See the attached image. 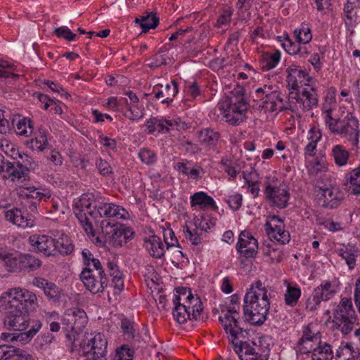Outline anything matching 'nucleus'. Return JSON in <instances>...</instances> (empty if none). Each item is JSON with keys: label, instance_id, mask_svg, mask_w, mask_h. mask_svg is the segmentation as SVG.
Listing matches in <instances>:
<instances>
[{"label": "nucleus", "instance_id": "obj_6", "mask_svg": "<svg viewBox=\"0 0 360 360\" xmlns=\"http://www.w3.org/2000/svg\"><path fill=\"white\" fill-rule=\"evenodd\" d=\"M274 88L271 85H264L263 87L255 90V94L257 99L260 100L258 103V109L264 110L265 112H273L275 111H283L289 108L285 105V94Z\"/></svg>", "mask_w": 360, "mask_h": 360}, {"label": "nucleus", "instance_id": "obj_61", "mask_svg": "<svg viewBox=\"0 0 360 360\" xmlns=\"http://www.w3.org/2000/svg\"><path fill=\"white\" fill-rule=\"evenodd\" d=\"M184 233H186V237H188L192 244L197 245L201 243V233H199L197 230L191 231L189 228L186 226V230H184Z\"/></svg>", "mask_w": 360, "mask_h": 360}, {"label": "nucleus", "instance_id": "obj_23", "mask_svg": "<svg viewBox=\"0 0 360 360\" xmlns=\"http://www.w3.org/2000/svg\"><path fill=\"white\" fill-rule=\"evenodd\" d=\"M159 17L156 13L146 11L134 20V22L140 25L142 32H147L150 29H155L159 24Z\"/></svg>", "mask_w": 360, "mask_h": 360}, {"label": "nucleus", "instance_id": "obj_51", "mask_svg": "<svg viewBox=\"0 0 360 360\" xmlns=\"http://www.w3.org/2000/svg\"><path fill=\"white\" fill-rule=\"evenodd\" d=\"M53 34L59 38H64L66 40L71 41L75 40L76 34L72 32V31L66 27H60L55 28Z\"/></svg>", "mask_w": 360, "mask_h": 360}, {"label": "nucleus", "instance_id": "obj_43", "mask_svg": "<svg viewBox=\"0 0 360 360\" xmlns=\"http://www.w3.org/2000/svg\"><path fill=\"white\" fill-rule=\"evenodd\" d=\"M176 294L173 298L174 304H182L191 297V289L185 287L178 288L175 289Z\"/></svg>", "mask_w": 360, "mask_h": 360}, {"label": "nucleus", "instance_id": "obj_44", "mask_svg": "<svg viewBox=\"0 0 360 360\" xmlns=\"http://www.w3.org/2000/svg\"><path fill=\"white\" fill-rule=\"evenodd\" d=\"M294 34L297 41L303 44L309 43L312 39L310 29L306 25H302L300 29L295 30Z\"/></svg>", "mask_w": 360, "mask_h": 360}, {"label": "nucleus", "instance_id": "obj_47", "mask_svg": "<svg viewBox=\"0 0 360 360\" xmlns=\"http://www.w3.org/2000/svg\"><path fill=\"white\" fill-rule=\"evenodd\" d=\"M134 351L127 345H122L116 350L113 360H133Z\"/></svg>", "mask_w": 360, "mask_h": 360}, {"label": "nucleus", "instance_id": "obj_39", "mask_svg": "<svg viewBox=\"0 0 360 360\" xmlns=\"http://www.w3.org/2000/svg\"><path fill=\"white\" fill-rule=\"evenodd\" d=\"M271 221H277L278 224H272L271 221H266L264 224L265 231L270 238H271V236H274L276 232L281 231L283 228L285 227L283 220L278 216L273 215L271 217Z\"/></svg>", "mask_w": 360, "mask_h": 360}, {"label": "nucleus", "instance_id": "obj_62", "mask_svg": "<svg viewBox=\"0 0 360 360\" xmlns=\"http://www.w3.org/2000/svg\"><path fill=\"white\" fill-rule=\"evenodd\" d=\"M271 238L276 240L281 244H286L289 243L290 237L288 231H285L284 228L281 231L276 232V234L274 236H271Z\"/></svg>", "mask_w": 360, "mask_h": 360}, {"label": "nucleus", "instance_id": "obj_59", "mask_svg": "<svg viewBox=\"0 0 360 360\" xmlns=\"http://www.w3.org/2000/svg\"><path fill=\"white\" fill-rule=\"evenodd\" d=\"M242 200V195L236 193L230 195L226 202L229 205L232 210H237L241 207Z\"/></svg>", "mask_w": 360, "mask_h": 360}, {"label": "nucleus", "instance_id": "obj_17", "mask_svg": "<svg viewBox=\"0 0 360 360\" xmlns=\"http://www.w3.org/2000/svg\"><path fill=\"white\" fill-rule=\"evenodd\" d=\"M287 82L288 86H291V89L299 90V88L303 85L305 87L309 85L311 77L306 71L300 69L297 66L289 67L287 69Z\"/></svg>", "mask_w": 360, "mask_h": 360}, {"label": "nucleus", "instance_id": "obj_29", "mask_svg": "<svg viewBox=\"0 0 360 360\" xmlns=\"http://www.w3.org/2000/svg\"><path fill=\"white\" fill-rule=\"evenodd\" d=\"M146 126L149 134H153L155 131L159 133H167L169 130V127L173 126V122L172 120L153 117L147 121Z\"/></svg>", "mask_w": 360, "mask_h": 360}, {"label": "nucleus", "instance_id": "obj_45", "mask_svg": "<svg viewBox=\"0 0 360 360\" xmlns=\"http://www.w3.org/2000/svg\"><path fill=\"white\" fill-rule=\"evenodd\" d=\"M301 295V291L295 287L288 286L285 294V301L288 305L294 306L297 304Z\"/></svg>", "mask_w": 360, "mask_h": 360}, {"label": "nucleus", "instance_id": "obj_41", "mask_svg": "<svg viewBox=\"0 0 360 360\" xmlns=\"http://www.w3.org/2000/svg\"><path fill=\"white\" fill-rule=\"evenodd\" d=\"M34 127L30 119L23 118L18 120L16 124L15 131L18 134L27 136L32 134Z\"/></svg>", "mask_w": 360, "mask_h": 360}, {"label": "nucleus", "instance_id": "obj_21", "mask_svg": "<svg viewBox=\"0 0 360 360\" xmlns=\"http://www.w3.org/2000/svg\"><path fill=\"white\" fill-rule=\"evenodd\" d=\"M0 360H33L31 355L13 346L0 345Z\"/></svg>", "mask_w": 360, "mask_h": 360}, {"label": "nucleus", "instance_id": "obj_46", "mask_svg": "<svg viewBox=\"0 0 360 360\" xmlns=\"http://www.w3.org/2000/svg\"><path fill=\"white\" fill-rule=\"evenodd\" d=\"M47 143V139L44 131H39V136L31 139L30 148L33 150H43Z\"/></svg>", "mask_w": 360, "mask_h": 360}, {"label": "nucleus", "instance_id": "obj_18", "mask_svg": "<svg viewBox=\"0 0 360 360\" xmlns=\"http://www.w3.org/2000/svg\"><path fill=\"white\" fill-rule=\"evenodd\" d=\"M29 243L37 250L47 256L56 255L55 239L47 235H32L29 238Z\"/></svg>", "mask_w": 360, "mask_h": 360}, {"label": "nucleus", "instance_id": "obj_25", "mask_svg": "<svg viewBox=\"0 0 360 360\" xmlns=\"http://www.w3.org/2000/svg\"><path fill=\"white\" fill-rule=\"evenodd\" d=\"M120 327L124 339L128 341H133L134 345L137 343L139 347L141 343V337L136 332L135 323L127 318H124L121 320Z\"/></svg>", "mask_w": 360, "mask_h": 360}, {"label": "nucleus", "instance_id": "obj_22", "mask_svg": "<svg viewBox=\"0 0 360 360\" xmlns=\"http://www.w3.org/2000/svg\"><path fill=\"white\" fill-rule=\"evenodd\" d=\"M98 210L99 213H101V217L107 218L106 219H112L113 217L126 219L128 214L124 208L113 203L99 202Z\"/></svg>", "mask_w": 360, "mask_h": 360}, {"label": "nucleus", "instance_id": "obj_37", "mask_svg": "<svg viewBox=\"0 0 360 360\" xmlns=\"http://www.w3.org/2000/svg\"><path fill=\"white\" fill-rule=\"evenodd\" d=\"M338 255L345 260L349 269L354 268L358 254L357 250L355 249L354 247L349 246L345 249H340L338 250Z\"/></svg>", "mask_w": 360, "mask_h": 360}, {"label": "nucleus", "instance_id": "obj_30", "mask_svg": "<svg viewBox=\"0 0 360 360\" xmlns=\"http://www.w3.org/2000/svg\"><path fill=\"white\" fill-rule=\"evenodd\" d=\"M20 263L21 271L31 272L37 270L41 266V261L35 256L30 254L20 255Z\"/></svg>", "mask_w": 360, "mask_h": 360}, {"label": "nucleus", "instance_id": "obj_57", "mask_svg": "<svg viewBox=\"0 0 360 360\" xmlns=\"http://www.w3.org/2000/svg\"><path fill=\"white\" fill-rule=\"evenodd\" d=\"M359 0H347V2L344 8V12L346 15L347 20H345V24L347 26H351L352 22V17L349 15L352 11L356 7V4Z\"/></svg>", "mask_w": 360, "mask_h": 360}, {"label": "nucleus", "instance_id": "obj_2", "mask_svg": "<svg viewBox=\"0 0 360 360\" xmlns=\"http://www.w3.org/2000/svg\"><path fill=\"white\" fill-rule=\"evenodd\" d=\"M269 308L266 286L260 280H257L244 297V316L251 325L261 326L266 319Z\"/></svg>", "mask_w": 360, "mask_h": 360}, {"label": "nucleus", "instance_id": "obj_60", "mask_svg": "<svg viewBox=\"0 0 360 360\" xmlns=\"http://www.w3.org/2000/svg\"><path fill=\"white\" fill-rule=\"evenodd\" d=\"M264 255L269 257L271 263L274 262H280L283 259V255L281 251L268 248L266 250L264 251Z\"/></svg>", "mask_w": 360, "mask_h": 360}, {"label": "nucleus", "instance_id": "obj_16", "mask_svg": "<svg viewBox=\"0 0 360 360\" xmlns=\"http://www.w3.org/2000/svg\"><path fill=\"white\" fill-rule=\"evenodd\" d=\"M5 217L6 220L23 229L34 226L35 222V217L32 214L18 208L6 212Z\"/></svg>", "mask_w": 360, "mask_h": 360}, {"label": "nucleus", "instance_id": "obj_54", "mask_svg": "<svg viewBox=\"0 0 360 360\" xmlns=\"http://www.w3.org/2000/svg\"><path fill=\"white\" fill-rule=\"evenodd\" d=\"M44 292L49 299L53 300H58L60 297L59 288L52 282H49V285L46 287Z\"/></svg>", "mask_w": 360, "mask_h": 360}, {"label": "nucleus", "instance_id": "obj_35", "mask_svg": "<svg viewBox=\"0 0 360 360\" xmlns=\"http://www.w3.org/2000/svg\"><path fill=\"white\" fill-rule=\"evenodd\" d=\"M332 155L335 164L340 167L345 165L349 160V153L342 145H335L332 149Z\"/></svg>", "mask_w": 360, "mask_h": 360}, {"label": "nucleus", "instance_id": "obj_20", "mask_svg": "<svg viewBox=\"0 0 360 360\" xmlns=\"http://www.w3.org/2000/svg\"><path fill=\"white\" fill-rule=\"evenodd\" d=\"M318 95L316 89L308 85L307 87H303L301 91L300 106L304 111H308L318 105Z\"/></svg>", "mask_w": 360, "mask_h": 360}, {"label": "nucleus", "instance_id": "obj_28", "mask_svg": "<svg viewBox=\"0 0 360 360\" xmlns=\"http://www.w3.org/2000/svg\"><path fill=\"white\" fill-rule=\"evenodd\" d=\"M191 207L199 205L202 209L210 207L214 210L218 208L213 198L205 192L195 193L191 197Z\"/></svg>", "mask_w": 360, "mask_h": 360}, {"label": "nucleus", "instance_id": "obj_12", "mask_svg": "<svg viewBox=\"0 0 360 360\" xmlns=\"http://www.w3.org/2000/svg\"><path fill=\"white\" fill-rule=\"evenodd\" d=\"M86 323V312L79 308L68 309L63 318V324L66 326V330H72L75 333L82 331Z\"/></svg>", "mask_w": 360, "mask_h": 360}, {"label": "nucleus", "instance_id": "obj_7", "mask_svg": "<svg viewBox=\"0 0 360 360\" xmlns=\"http://www.w3.org/2000/svg\"><path fill=\"white\" fill-rule=\"evenodd\" d=\"M226 333L229 335V340L234 341L235 339L245 338L248 334L244 328V323L242 321L239 313V307H226L221 309V315L219 317Z\"/></svg>", "mask_w": 360, "mask_h": 360}, {"label": "nucleus", "instance_id": "obj_48", "mask_svg": "<svg viewBox=\"0 0 360 360\" xmlns=\"http://www.w3.org/2000/svg\"><path fill=\"white\" fill-rule=\"evenodd\" d=\"M4 265L7 270L11 272H18L21 271V265L20 263V256L14 257L12 254L8 257L4 262Z\"/></svg>", "mask_w": 360, "mask_h": 360}, {"label": "nucleus", "instance_id": "obj_56", "mask_svg": "<svg viewBox=\"0 0 360 360\" xmlns=\"http://www.w3.org/2000/svg\"><path fill=\"white\" fill-rule=\"evenodd\" d=\"M124 116L131 120H139L143 117V110L136 105L130 106Z\"/></svg>", "mask_w": 360, "mask_h": 360}, {"label": "nucleus", "instance_id": "obj_3", "mask_svg": "<svg viewBox=\"0 0 360 360\" xmlns=\"http://www.w3.org/2000/svg\"><path fill=\"white\" fill-rule=\"evenodd\" d=\"M248 108L249 103L244 95V89L240 86L231 91L219 104L226 122L233 126L238 125L245 120Z\"/></svg>", "mask_w": 360, "mask_h": 360}, {"label": "nucleus", "instance_id": "obj_49", "mask_svg": "<svg viewBox=\"0 0 360 360\" xmlns=\"http://www.w3.org/2000/svg\"><path fill=\"white\" fill-rule=\"evenodd\" d=\"M354 349L352 343H341L339 349L337 350L336 357L338 359L343 358L344 360H347L352 355Z\"/></svg>", "mask_w": 360, "mask_h": 360}, {"label": "nucleus", "instance_id": "obj_27", "mask_svg": "<svg viewBox=\"0 0 360 360\" xmlns=\"http://www.w3.org/2000/svg\"><path fill=\"white\" fill-rule=\"evenodd\" d=\"M345 184V189L355 195H360V166L351 171Z\"/></svg>", "mask_w": 360, "mask_h": 360}, {"label": "nucleus", "instance_id": "obj_5", "mask_svg": "<svg viewBox=\"0 0 360 360\" xmlns=\"http://www.w3.org/2000/svg\"><path fill=\"white\" fill-rule=\"evenodd\" d=\"M105 242L114 247H122L134 238V233L130 227L117 223L113 219H103L100 222Z\"/></svg>", "mask_w": 360, "mask_h": 360}, {"label": "nucleus", "instance_id": "obj_40", "mask_svg": "<svg viewBox=\"0 0 360 360\" xmlns=\"http://www.w3.org/2000/svg\"><path fill=\"white\" fill-rule=\"evenodd\" d=\"M219 134L210 129H205L200 131L199 139L209 146H216L219 139Z\"/></svg>", "mask_w": 360, "mask_h": 360}, {"label": "nucleus", "instance_id": "obj_4", "mask_svg": "<svg viewBox=\"0 0 360 360\" xmlns=\"http://www.w3.org/2000/svg\"><path fill=\"white\" fill-rule=\"evenodd\" d=\"M325 114V122L330 131L347 139L353 146H357L360 131L357 119L352 113L337 119L333 118L330 109L326 110Z\"/></svg>", "mask_w": 360, "mask_h": 360}, {"label": "nucleus", "instance_id": "obj_9", "mask_svg": "<svg viewBox=\"0 0 360 360\" xmlns=\"http://www.w3.org/2000/svg\"><path fill=\"white\" fill-rule=\"evenodd\" d=\"M236 352L241 360H267L269 354L266 350L255 342H247L240 339L231 340Z\"/></svg>", "mask_w": 360, "mask_h": 360}, {"label": "nucleus", "instance_id": "obj_52", "mask_svg": "<svg viewBox=\"0 0 360 360\" xmlns=\"http://www.w3.org/2000/svg\"><path fill=\"white\" fill-rule=\"evenodd\" d=\"M139 156L141 161L146 165H152L156 161L155 153L147 148L141 149Z\"/></svg>", "mask_w": 360, "mask_h": 360}, {"label": "nucleus", "instance_id": "obj_42", "mask_svg": "<svg viewBox=\"0 0 360 360\" xmlns=\"http://www.w3.org/2000/svg\"><path fill=\"white\" fill-rule=\"evenodd\" d=\"M313 355L316 356V360H332L333 357L331 347L327 343L314 349Z\"/></svg>", "mask_w": 360, "mask_h": 360}, {"label": "nucleus", "instance_id": "obj_1", "mask_svg": "<svg viewBox=\"0 0 360 360\" xmlns=\"http://www.w3.org/2000/svg\"><path fill=\"white\" fill-rule=\"evenodd\" d=\"M37 306L36 295L26 289L12 288L8 292L7 300L0 301V311L4 313V323L9 330H25L31 323L30 329L18 334L2 333L0 339L6 342H29L41 328L39 320L30 321V311Z\"/></svg>", "mask_w": 360, "mask_h": 360}, {"label": "nucleus", "instance_id": "obj_32", "mask_svg": "<svg viewBox=\"0 0 360 360\" xmlns=\"http://www.w3.org/2000/svg\"><path fill=\"white\" fill-rule=\"evenodd\" d=\"M56 254L62 255H70L74 250V245L72 240L66 235H61L57 240L55 239Z\"/></svg>", "mask_w": 360, "mask_h": 360}, {"label": "nucleus", "instance_id": "obj_53", "mask_svg": "<svg viewBox=\"0 0 360 360\" xmlns=\"http://www.w3.org/2000/svg\"><path fill=\"white\" fill-rule=\"evenodd\" d=\"M167 58L168 57L165 54H155L148 60L149 61L148 65L151 68H156L166 65Z\"/></svg>", "mask_w": 360, "mask_h": 360}, {"label": "nucleus", "instance_id": "obj_50", "mask_svg": "<svg viewBox=\"0 0 360 360\" xmlns=\"http://www.w3.org/2000/svg\"><path fill=\"white\" fill-rule=\"evenodd\" d=\"M76 217L80 221L82 225L85 232L89 235H94V229L91 222L89 221V219L86 216V213H83L82 210H80L79 212L76 214Z\"/></svg>", "mask_w": 360, "mask_h": 360}, {"label": "nucleus", "instance_id": "obj_64", "mask_svg": "<svg viewBox=\"0 0 360 360\" xmlns=\"http://www.w3.org/2000/svg\"><path fill=\"white\" fill-rule=\"evenodd\" d=\"M233 11L231 8L224 10L223 13L218 18L219 25H226L230 22Z\"/></svg>", "mask_w": 360, "mask_h": 360}, {"label": "nucleus", "instance_id": "obj_19", "mask_svg": "<svg viewBox=\"0 0 360 360\" xmlns=\"http://www.w3.org/2000/svg\"><path fill=\"white\" fill-rule=\"evenodd\" d=\"M153 92L155 97L160 100L162 103L169 105L178 93L177 82L172 80L171 84H158L154 88Z\"/></svg>", "mask_w": 360, "mask_h": 360}, {"label": "nucleus", "instance_id": "obj_8", "mask_svg": "<svg viewBox=\"0 0 360 360\" xmlns=\"http://www.w3.org/2000/svg\"><path fill=\"white\" fill-rule=\"evenodd\" d=\"M356 315L353 308L350 298H342L334 311L333 322L340 328L341 332L349 334L353 329V325L356 321Z\"/></svg>", "mask_w": 360, "mask_h": 360}, {"label": "nucleus", "instance_id": "obj_33", "mask_svg": "<svg viewBox=\"0 0 360 360\" xmlns=\"http://www.w3.org/2000/svg\"><path fill=\"white\" fill-rule=\"evenodd\" d=\"M110 276L112 277V284L113 287L120 292L124 288V280L122 274L118 269V266L112 262L107 264Z\"/></svg>", "mask_w": 360, "mask_h": 360}, {"label": "nucleus", "instance_id": "obj_13", "mask_svg": "<svg viewBox=\"0 0 360 360\" xmlns=\"http://www.w3.org/2000/svg\"><path fill=\"white\" fill-rule=\"evenodd\" d=\"M236 250L241 256L245 258L255 257L258 251L257 240L251 233L243 231L239 235Z\"/></svg>", "mask_w": 360, "mask_h": 360}, {"label": "nucleus", "instance_id": "obj_55", "mask_svg": "<svg viewBox=\"0 0 360 360\" xmlns=\"http://www.w3.org/2000/svg\"><path fill=\"white\" fill-rule=\"evenodd\" d=\"M301 43L292 42L288 37H287L285 39V41L283 42L282 46L285 49V50L290 55H297V52L300 50V45Z\"/></svg>", "mask_w": 360, "mask_h": 360}, {"label": "nucleus", "instance_id": "obj_26", "mask_svg": "<svg viewBox=\"0 0 360 360\" xmlns=\"http://www.w3.org/2000/svg\"><path fill=\"white\" fill-rule=\"evenodd\" d=\"M145 247L150 256L160 258L164 255L165 250L161 239L157 236H151L145 240Z\"/></svg>", "mask_w": 360, "mask_h": 360}, {"label": "nucleus", "instance_id": "obj_58", "mask_svg": "<svg viewBox=\"0 0 360 360\" xmlns=\"http://www.w3.org/2000/svg\"><path fill=\"white\" fill-rule=\"evenodd\" d=\"M96 167L100 172V174L103 176H107L112 172V169L110 164L106 161L101 158L96 161Z\"/></svg>", "mask_w": 360, "mask_h": 360}, {"label": "nucleus", "instance_id": "obj_34", "mask_svg": "<svg viewBox=\"0 0 360 360\" xmlns=\"http://www.w3.org/2000/svg\"><path fill=\"white\" fill-rule=\"evenodd\" d=\"M182 304L186 307V309L192 313V319L197 320L202 311V302L199 297L191 295V297Z\"/></svg>", "mask_w": 360, "mask_h": 360}, {"label": "nucleus", "instance_id": "obj_36", "mask_svg": "<svg viewBox=\"0 0 360 360\" xmlns=\"http://www.w3.org/2000/svg\"><path fill=\"white\" fill-rule=\"evenodd\" d=\"M281 59V53L276 50L271 53H266L262 56V68L266 70L274 68L279 63Z\"/></svg>", "mask_w": 360, "mask_h": 360}, {"label": "nucleus", "instance_id": "obj_10", "mask_svg": "<svg viewBox=\"0 0 360 360\" xmlns=\"http://www.w3.org/2000/svg\"><path fill=\"white\" fill-rule=\"evenodd\" d=\"M108 342L104 335L98 333L84 342V360H105Z\"/></svg>", "mask_w": 360, "mask_h": 360}, {"label": "nucleus", "instance_id": "obj_63", "mask_svg": "<svg viewBox=\"0 0 360 360\" xmlns=\"http://www.w3.org/2000/svg\"><path fill=\"white\" fill-rule=\"evenodd\" d=\"M325 169L324 162L321 160L316 159L313 162H311V167L309 169L310 174H318L323 171Z\"/></svg>", "mask_w": 360, "mask_h": 360}, {"label": "nucleus", "instance_id": "obj_14", "mask_svg": "<svg viewBox=\"0 0 360 360\" xmlns=\"http://www.w3.org/2000/svg\"><path fill=\"white\" fill-rule=\"evenodd\" d=\"M266 200L269 203L278 208L287 207L290 193L285 188L268 184L264 191Z\"/></svg>", "mask_w": 360, "mask_h": 360}, {"label": "nucleus", "instance_id": "obj_24", "mask_svg": "<svg viewBox=\"0 0 360 360\" xmlns=\"http://www.w3.org/2000/svg\"><path fill=\"white\" fill-rule=\"evenodd\" d=\"M0 172L7 173L9 177H12V180L19 179L24 173L22 163L20 161L18 162H5L4 156L0 153Z\"/></svg>", "mask_w": 360, "mask_h": 360}, {"label": "nucleus", "instance_id": "obj_31", "mask_svg": "<svg viewBox=\"0 0 360 360\" xmlns=\"http://www.w3.org/2000/svg\"><path fill=\"white\" fill-rule=\"evenodd\" d=\"M319 191H321L323 207L330 209H333L338 207L340 202V199L338 198L337 193H335L332 188H322L320 187Z\"/></svg>", "mask_w": 360, "mask_h": 360}, {"label": "nucleus", "instance_id": "obj_38", "mask_svg": "<svg viewBox=\"0 0 360 360\" xmlns=\"http://www.w3.org/2000/svg\"><path fill=\"white\" fill-rule=\"evenodd\" d=\"M172 314L174 319L179 324L184 323L188 319L193 320L192 313L183 304H174Z\"/></svg>", "mask_w": 360, "mask_h": 360}, {"label": "nucleus", "instance_id": "obj_15", "mask_svg": "<svg viewBox=\"0 0 360 360\" xmlns=\"http://www.w3.org/2000/svg\"><path fill=\"white\" fill-rule=\"evenodd\" d=\"M331 283L326 281L323 284L314 289L312 297L307 302V309L312 311L317 309V306L322 301L328 300L335 294V290L331 289Z\"/></svg>", "mask_w": 360, "mask_h": 360}, {"label": "nucleus", "instance_id": "obj_11", "mask_svg": "<svg viewBox=\"0 0 360 360\" xmlns=\"http://www.w3.org/2000/svg\"><path fill=\"white\" fill-rule=\"evenodd\" d=\"M79 276L86 288L93 294L103 292L108 285L105 271L97 274L90 267H85Z\"/></svg>", "mask_w": 360, "mask_h": 360}]
</instances>
